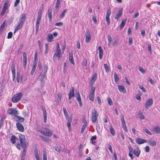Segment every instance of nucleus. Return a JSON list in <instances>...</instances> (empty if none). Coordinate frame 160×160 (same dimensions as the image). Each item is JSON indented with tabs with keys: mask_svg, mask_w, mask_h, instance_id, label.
<instances>
[{
	"mask_svg": "<svg viewBox=\"0 0 160 160\" xmlns=\"http://www.w3.org/2000/svg\"><path fill=\"white\" fill-rule=\"evenodd\" d=\"M22 96V94L21 92L17 93L12 96L11 101L13 102H17L21 99Z\"/></svg>",
	"mask_w": 160,
	"mask_h": 160,
	"instance_id": "1",
	"label": "nucleus"
},
{
	"mask_svg": "<svg viewBox=\"0 0 160 160\" xmlns=\"http://www.w3.org/2000/svg\"><path fill=\"white\" fill-rule=\"evenodd\" d=\"M98 114L95 109H93L92 111V121L93 123L96 122L97 120Z\"/></svg>",
	"mask_w": 160,
	"mask_h": 160,
	"instance_id": "2",
	"label": "nucleus"
},
{
	"mask_svg": "<svg viewBox=\"0 0 160 160\" xmlns=\"http://www.w3.org/2000/svg\"><path fill=\"white\" fill-rule=\"evenodd\" d=\"M20 141V144L21 147H23L26 146V138L25 135L21 134H20L18 135Z\"/></svg>",
	"mask_w": 160,
	"mask_h": 160,
	"instance_id": "3",
	"label": "nucleus"
},
{
	"mask_svg": "<svg viewBox=\"0 0 160 160\" xmlns=\"http://www.w3.org/2000/svg\"><path fill=\"white\" fill-rule=\"evenodd\" d=\"M40 132L45 136H51L52 134V131L47 128H44L43 130L40 131Z\"/></svg>",
	"mask_w": 160,
	"mask_h": 160,
	"instance_id": "4",
	"label": "nucleus"
},
{
	"mask_svg": "<svg viewBox=\"0 0 160 160\" xmlns=\"http://www.w3.org/2000/svg\"><path fill=\"white\" fill-rule=\"evenodd\" d=\"M7 113L11 115H13L14 117L19 114L18 111L16 109L11 108L8 109Z\"/></svg>",
	"mask_w": 160,
	"mask_h": 160,
	"instance_id": "5",
	"label": "nucleus"
},
{
	"mask_svg": "<svg viewBox=\"0 0 160 160\" xmlns=\"http://www.w3.org/2000/svg\"><path fill=\"white\" fill-rule=\"evenodd\" d=\"M153 100L152 98L149 99L146 102L145 106V108L146 109L150 107L152 105Z\"/></svg>",
	"mask_w": 160,
	"mask_h": 160,
	"instance_id": "6",
	"label": "nucleus"
},
{
	"mask_svg": "<svg viewBox=\"0 0 160 160\" xmlns=\"http://www.w3.org/2000/svg\"><path fill=\"white\" fill-rule=\"evenodd\" d=\"M11 68L12 73V80L14 81L16 77V69L15 68V65L14 64H12L11 66Z\"/></svg>",
	"mask_w": 160,
	"mask_h": 160,
	"instance_id": "7",
	"label": "nucleus"
},
{
	"mask_svg": "<svg viewBox=\"0 0 160 160\" xmlns=\"http://www.w3.org/2000/svg\"><path fill=\"white\" fill-rule=\"evenodd\" d=\"M86 38L85 41L87 43L89 42L90 41L91 39V34L89 31L87 30L85 34Z\"/></svg>",
	"mask_w": 160,
	"mask_h": 160,
	"instance_id": "8",
	"label": "nucleus"
},
{
	"mask_svg": "<svg viewBox=\"0 0 160 160\" xmlns=\"http://www.w3.org/2000/svg\"><path fill=\"white\" fill-rule=\"evenodd\" d=\"M22 148H23V150L22 153L21 159L24 160L27 150V146H25Z\"/></svg>",
	"mask_w": 160,
	"mask_h": 160,
	"instance_id": "9",
	"label": "nucleus"
},
{
	"mask_svg": "<svg viewBox=\"0 0 160 160\" xmlns=\"http://www.w3.org/2000/svg\"><path fill=\"white\" fill-rule=\"evenodd\" d=\"M42 109L43 113L44 122L45 123H46L47 120V112L45 108L44 107H42Z\"/></svg>",
	"mask_w": 160,
	"mask_h": 160,
	"instance_id": "10",
	"label": "nucleus"
},
{
	"mask_svg": "<svg viewBox=\"0 0 160 160\" xmlns=\"http://www.w3.org/2000/svg\"><path fill=\"white\" fill-rule=\"evenodd\" d=\"M16 126L19 131L21 132H23L24 131V129L23 126L21 123L19 122H17L16 123Z\"/></svg>",
	"mask_w": 160,
	"mask_h": 160,
	"instance_id": "11",
	"label": "nucleus"
},
{
	"mask_svg": "<svg viewBox=\"0 0 160 160\" xmlns=\"http://www.w3.org/2000/svg\"><path fill=\"white\" fill-rule=\"evenodd\" d=\"M135 141L137 143L139 144L147 142L146 140L138 138L135 139Z\"/></svg>",
	"mask_w": 160,
	"mask_h": 160,
	"instance_id": "12",
	"label": "nucleus"
},
{
	"mask_svg": "<svg viewBox=\"0 0 160 160\" xmlns=\"http://www.w3.org/2000/svg\"><path fill=\"white\" fill-rule=\"evenodd\" d=\"M26 15L23 13L21 15L19 19V22L23 24L26 19Z\"/></svg>",
	"mask_w": 160,
	"mask_h": 160,
	"instance_id": "13",
	"label": "nucleus"
},
{
	"mask_svg": "<svg viewBox=\"0 0 160 160\" xmlns=\"http://www.w3.org/2000/svg\"><path fill=\"white\" fill-rule=\"evenodd\" d=\"M56 56H58V59L59 60L62 56L61 52H57L54 54L53 56V60L54 62H55L56 60H57V58H55Z\"/></svg>",
	"mask_w": 160,
	"mask_h": 160,
	"instance_id": "14",
	"label": "nucleus"
},
{
	"mask_svg": "<svg viewBox=\"0 0 160 160\" xmlns=\"http://www.w3.org/2000/svg\"><path fill=\"white\" fill-rule=\"evenodd\" d=\"M97 77V74L96 72H95L93 74L91 80V83L92 85L95 81L96 80Z\"/></svg>",
	"mask_w": 160,
	"mask_h": 160,
	"instance_id": "15",
	"label": "nucleus"
},
{
	"mask_svg": "<svg viewBox=\"0 0 160 160\" xmlns=\"http://www.w3.org/2000/svg\"><path fill=\"white\" fill-rule=\"evenodd\" d=\"M122 9H120L118 12L116 13V16H115V18L117 20H118V19L120 18L122 16Z\"/></svg>",
	"mask_w": 160,
	"mask_h": 160,
	"instance_id": "16",
	"label": "nucleus"
},
{
	"mask_svg": "<svg viewBox=\"0 0 160 160\" xmlns=\"http://www.w3.org/2000/svg\"><path fill=\"white\" fill-rule=\"evenodd\" d=\"M76 97L77 101H78L79 103V106L80 107L82 106V103L81 101V99L79 92L78 91L76 95Z\"/></svg>",
	"mask_w": 160,
	"mask_h": 160,
	"instance_id": "17",
	"label": "nucleus"
},
{
	"mask_svg": "<svg viewBox=\"0 0 160 160\" xmlns=\"http://www.w3.org/2000/svg\"><path fill=\"white\" fill-rule=\"evenodd\" d=\"M99 51V57L100 59L102 58L103 55V51L101 46H99L98 48Z\"/></svg>",
	"mask_w": 160,
	"mask_h": 160,
	"instance_id": "18",
	"label": "nucleus"
},
{
	"mask_svg": "<svg viewBox=\"0 0 160 160\" xmlns=\"http://www.w3.org/2000/svg\"><path fill=\"white\" fill-rule=\"evenodd\" d=\"M14 118L16 121L18 122H23L24 121V119L23 118L18 115L15 116V117H14Z\"/></svg>",
	"mask_w": 160,
	"mask_h": 160,
	"instance_id": "19",
	"label": "nucleus"
},
{
	"mask_svg": "<svg viewBox=\"0 0 160 160\" xmlns=\"http://www.w3.org/2000/svg\"><path fill=\"white\" fill-rule=\"evenodd\" d=\"M52 10L51 8H49L48 10V16L49 18V21L51 22L52 19Z\"/></svg>",
	"mask_w": 160,
	"mask_h": 160,
	"instance_id": "20",
	"label": "nucleus"
},
{
	"mask_svg": "<svg viewBox=\"0 0 160 160\" xmlns=\"http://www.w3.org/2000/svg\"><path fill=\"white\" fill-rule=\"evenodd\" d=\"M41 18H37L36 22V31L37 33L39 30V28L40 24V21Z\"/></svg>",
	"mask_w": 160,
	"mask_h": 160,
	"instance_id": "21",
	"label": "nucleus"
},
{
	"mask_svg": "<svg viewBox=\"0 0 160 160\" xmlns=\"http://www.w3.org/2000/svg\"><path fill=\"white\" fill-rule=\"evenodd\" d=\"M118 90L120 92L123 93L126 92V90L125 87L122 85H119L118 86Z\"/></svg>",
	"mask_w": 160,
	"mask_h": 160,
	"instance_id": "22",
	"label": "nucleus"
},
{
	"mask_svg": "<svg viewBox=\"0 0 160 160\" xmlns=\"http://www.w3.org/2000/svg\"><path fill=\"white\" fill-rule=\"evenodd\" d=\"M69 60L70 62L74 65L75 64L73 59V53L72 52L69 53Z\"/></svg>",
	"mask_w": 160,
	"mask_h": 160,
	"instance_id": "23",
	"label": "nucleus"
},
{
	"mask_svg": "<svg viewBox=\"0 0 160 160\" xmlns=\"http://www.w3.org/2000/svg\"><path fill=\"white\" fill-rule=\"evenodd\" d=\"M23 24L19 22L18 24L17 25L14 32V34L15 32L17 31L18 30L20 29L22 26Z\"/></svg>",
	"mask_w": 160,
	"mask_h": 160,
	"instance_id": "24",
	"label": "nucleus"
},
{
	"mask_svg": "<svg viewBox=\"0 0 160 160\" xmlns=\"http://www.w3.org/2000/svg\"><path fill=\"white\" fill-rule=\"evenodd\" d=\"M127 19H125L122 21L120 26V29L121 30L123 28L127 21Z\"/></svg>",
	"mask_w": 160,
	"mask_h": 160,
	"instance_id": "25",
	"label": "nucleus"
},
{
	"mask_svg": "<svg viewBox=\"0 0 160 160\" xmlns=\"http://www.w3.org/2000/svg\"><path fill=\"white\" fill-rule=\"evenodd\" d=\"M140 152V150L138 148H137L133 150V153L136 155L137 157H138L139 156Z\"/></svg>",
	"mask_w": 160,
	"mask_h": 160,
	"instance_id": "26",
	"label": "nucleus"
},
{
	"mask_svg": "<svg viewBox=\"0 0 160 160\" xmlns=\"http://www.w3.org/2000/svg\"><path fill=\"white\" fill-rule=\"evenodd\" d=\"M157 133H160V128L158 126H156L152 129Z\"/></svg>",
	"mask_w": 160,
	"mask_h": 160,
	"instance_id": "27",
	"label": "nucleus"
},
{
	"mask_svg": "<svg viewBox=\"0 0 160 160\" xmlns=\"http://www.w3.org/2000/svg\"><path fill=\"white\" fill-rule=\"evenodd\" d=\"M18 140V138H17L15 136L13 135L12 136L11 138L10 139V141L13 144L15 143L16 141V140Z\"/></svg>",
	"mask_w": 160,
	"mask_h": 160,
	"instance_id": "28",
	"label": "nucleus"
},
{
	"mask_svg": "<svg viewBox=\"0 0 160 160\" xmlns=\"http://www.w3.org/2000/svg\"><path fill=\"white\" fill-rule=\"evenodd\" d=\"M147 142L152 146H154L156 144V142L152 139L148 140Z\"/></svg>",
	"mask_w": 160,
	"mask_h": 160,
	"instance_id": "29",
	"label": "nucleus"
},
{
	"mask_svg": "<svg viewBox=\"0 0 160 160\" xmlns=\"http://www.w3.org/2000/svg\"><path fill=\"white\" fill-rule=\"evenodd\" d=\"M109 130L110 131V133H111V134L112 136H114L115 134V131L114 129L112 127V126L111 125L109 127Z\"/></svg>",
	"mask_w": 160,
	"mask_h": 160,
	"instance_id": "30",
	"label": "nucleus"
},
{
	"mask_svg": "<svg viewBox=\"0 0 160 160\" xmlns=\"http://www.w3.org/2000/svg\"><path fill=\"white\" fill-rule=\"evenodd\" d=\"M48 70V67L46 66L45 65L44 66V68L43 69L42 71L43 72L41 74H42L43 76L45 77L46 72Z\"/></svg>",
	"mask_w": 160,
	"mask_h": 160,
	"instance_id": "31",
	"label": "nucleus"
},
{
	"mask_svg": "<svg viewBox=\"0 0 160 160\" xmlns=\"http://www.w3.org/2000/svg\"><path fill=\"white\" fill-rule=\"evenodd\" d=\"M138 117L140 119H142L144 118V117L142 113L141 112H139L138 113Z\"/></svg>",
	"mask_w": 160,
	"mask_h": 160,
	"instance_id": "32",
	"label": "nucleus"
},
{
	"mask_svg": "<svg viewBox=\"0 0 160 160\" xmlns=\"http://www.w3.org/2000/svg\"><path fill=\"white\" fill-rule=\"evenodd\" d=\"M17 82L18 83H19L20 82V81L21 82L22 80V77L20 76V74L18 73H17Z\"/></svg>",
	"mask_w": 160,
	"mask_h": 160,
	"instance_id": "33",
	"label": "nucleus"
},
{
	"mask_svg": "<svg viewBox=\"0 0 160 160\" xmlns=\"http://www.w3.org/2000/svg\"><path fill=\"white\" fill-rule=\"evenodd\" d=\"M114 77L115 81L116 82H118L119 80V78L118 74L116 73L115 72H114Z\"/></svg>",
	"mask_w": 160,
	"mask_h": 160,
	"instance_id": "34",
	"label": "nucleus"
},
{
	"mask_svg": "<svg viewBox=\"0 0 160 160\" xmlns=\"http://www.w3.org/2000/svg\"><path fill=\"white\" fill-rule=\"evenodd\" d=\"M55 150L58 152H63L64 150V149L61 146L60 147L58 146L55 148Z\"/></svg>",
	"mask_w": 160,
	"mask_h": 160,
	"instance_id": "35",
	"label": "nucleus"
},
{
	"mask_svg": "<svg viewBox=\"0 0 160 160\" xmlns=\"http://www.w3.org/2000/svg\"><path fill=\"white\" fill-rule=\"evenodd\" d=\"M94 94L90 93L89 95V98L92 101H93L94 99Z\"/></svg>",
	"mask_w": 160,
	"mask_h": 160,
	"instance_id": "36",
	"label": "nucleus"
},
{
	"mask_svg": "<svg viewBox=\"0 0 160 160\" xmlns=\"http://www.w3.org/2000/svg\"><path fill=\"white\" fill-rule=\"evenodd\" d=\"M43 160H47V152L46 150H44L43 151Z\"/></svg>",
	"mask_w": 160,
	"mask_h": 160,
	"instance_id": "37",
	"label": "nucleus"
},
{
	"mask_svg": "<svg viewBox=\"0 0 160 160\" xmlns=\"http://www.w3.org/2000/svg\"><path fill=\"white\" fill-rule=\"evenodd\" d=\"M63 110L64 112V115L65 116V117L66 118H68V114L66 110V109L65 108H63Z\"/></svg>",
	"mask_w": 160,
	"mask_h": 160,
	"instance_id": "38",
	"label": "nucleus"
},
{
	"mask_svg": "<svg viewBox=\"0 0 160 160\" xmlns=\"http://www.w3.org/2000/svg\"><path fill=\"white\" fill-rule=\"evenodd\" d=\"M41 138L43 140L47 142H49L50 141V140L46 137L41 136Z\"/></svg>",
	"mask_w": 160,
	"mask_h": 160,
	"instance_id": "39",
	"label": "nucleus"
},
{
	"mask_svg": "<svg viewBox=\"0 0 160 160\" xmlns=\"http://www.w3.org/2000/svg\"><path fill=\"white\" fill-rule=\"evenodd\" d=\"M9 3V2L8 0H6L4 3V6L3 8L8 9V7Z\"/></svg>",
	"mask_w": 160,
	"mask_h": 160,
	"instance_id": "40",
	"label": "nucleus"
},
{
	"mask_svg": "<svg viewBox=\"0 0 160 160\" xmlns=\"http://www.w3.org/2000/svg\"><path fill=\"white\" fill-rule=\"evenodd\" d=\"M53 38V36L52 34L48 35V42H51V40Z\"/></svg>",
	"mask_w": 160,
	"mask_h": 160,
	"instance_id": "41",
	"label": "nucleus"
},
{
	"mask_svg": "<svg viewBox=\"0 0 160 160\" xmlns=\"http://www.w3.org/2000/svg\"><path fill=\"white\" fill-rule=\"evenodd\" d=\"M45 76H43L42 74H40L39 77V80L41 81L42 83L43 81V79L44 78Z\"/></svg>",
	"mask_w": 160,
	"mask_h": 160,
	"instance_id": "42",
	"label": "nucleus"
},
{
	"mask_svg": "<svg viewBox=\"0 0 160 160\" xmlns=\"http://www.w3.org/2000/svg\"><path fill=\"white\" fill-rule=\"evenodd\" d=\"M74 96V93L72 92L71 90L69 92V94L68 99L70 100L72 97Z\"/></svg>",
	"mask_w": 160,
	"mask_h": 160,
	"instance_id": "43",
	"label": "nucleus"
},
{
	"mask_svg": "<svg viewBox=\"0 0 160 160\" xmlns=\"http://www.w3.org/2000/svg\"><path fill=\"white\" fill-rule=\"evenodd\" d=\"M107 101L108 103L110 106H111L112 104V100L109 97H108L107 98Z\"/></svg>",
	"mask_w": 160,
	"mask_h": 160,
	"instance_id": "44",
	"label": "nucleus"
},
{
	"mask_svg": "<svg viewBox=\"0 0 160 160\" xmlns=\"http://www.w3.org/2000/svg\"><path fill=\"white\" fill-rule=\"evenodd\" d=\"M67 9H65L63 11V12L60 15V18H63L65 15L66 12L67 11Z\"/></svg>",
	"mask_w": 160,
	"mask_h": 160,
	"instance_id": "45",
	"label": "nucleus"
},
{
	"mask_svg": "<svg viewBox=\"0 0 160 160\" xmlns=\"http://www.w3.org/2000/svg\"><path fill=\"white\" fill-rule=\"evenodd\" d=\"M143 131L145 132L147 134L151 135H152V134L151 132L146 128L144 127L143 128Z\"/></svg>",
	"mask_w": 160,
	"mask_h": 160,
	"instance_id": "46",
	"label": "nucleus"
},
{
	"mask_svg": "<svg viewBox=\"0 0 160 160\" xmlns=\"http://www.w3.org/2000/svg\"><path fill=\"white\" fill-rule=\"evenodd\" d=\"M60 3V0H57V2L56 3L55 8L56 9H58V7L59 6Z\"/></svg>",
	"mask_w": 160,
	"mask_h": 160,
	"instance_id": "47",
	"label": "nucleus"
},
{
	"mask_svg": "<svg viewBox=\"0 0 160 160\" xmlns=\"http://www.w3.org/2000/svg\"><path fill=\"white\" fill-rule=\"evenodd\" d=\"M141 93H138L136 95V98L137 99V100H138L139 101L141 100Z\"/></svg>",
	"mask_w": 160,
	"mask_h": 160,
	"instance_id": "48",
	"label": "nucleus"
},
{
	"mask_svg": "<svg viewBox=\"0 0 160 160\" xmlns=\"http://www.w3.org/2000/svg\"><path fill=\"white\" fill-rule=\"evenodd\" d=\"M87 124H84L82 126L81 129V133H82L83 132L84 130L86 128Z\"/></svg>",
	"mask_w": 160,
	"mask_h": 160,
	"instance_id": "49",
	"label": "nucleus"
},
{
	"mask_svg": "<svg viewBox=\"0 0 160 160\" xmlns=\"http://www.w3.org/2000/svg\"><path fill=\"white\" fill-rule=\"evenodd\" d=\"M34 156L38 155V148L37 147H35L34 150Z\"/></svg>",
	"mask_w": 160,
	"mask_h": 160,
	"instance_id": "50",
	"label": "nucleus"
},
{
	"mask_svg": "<svg viewBox=\"0 0 160 160\" xmlns=\"http://www.w3.org/2000/svg\"><path fill=\"white\" fill-rule=\"evenodd\" d=\"M37 65V63L36 61H34L33 62V67H32V69L33 70L34 69L35 70Z\"/></svg>",
	"mask_w": 160,
	"mask_h": 160,
	"instance_id": "51",
	"label": "nucleus"
},
{
	"mask_svg": "<svg viewBox=\"0 0 160 160\" xmlns=\"http://www.w3.org/2000/svg\"><path fill=\"white\" fill-rule=\"evenodd\" d=\"M57 52H61V50L60 49L59 44L58 43L57 44V48H56Z\"/></svg>",
	"mask_w": 160,
	"mask_h": 160,
	"instance_id": "52",
	"label": "nucleus"
},
{
	"mask_svg": "<svg viewBox=\"0 0 160 160\" xmlns=\"http://www.w3.org/2000/svg\"><path fill=\"white\" fill-rule=\"evenodd\" d=\"M7 9L3 8L2 10V11L1 13V15L3 16V15H4Z\"/></svg>",
	"mask_w": 160,
	"mask_h": 160,
	"instance_id": "53",
	"label": "nucleus"
},
{
	"mask_svg": "<svg viewBox=\"0 0 160 160\" xmlns=\"http://www.w3.org/2000/svg\"><path fill=\"white\" fill-rule=\"evenodd\" d=\"M72 119V116H71L69 118L68 117V118H67L68 120L67 123H71Z\"/></svg>",
	"mask_w": 160,
	"mask_h": 160,
	"instance_id": "54",
	"label": "nucleus"
},
{
	"mask_svg": "<svg viewBox=\"0 0 160 160\" xmlns=\"http://www.w3.org/2000/svg\"><path fill=\"white\" fill-rule=\"evenodd\" d=\"M104 66L105 69L106 71L107 72H108L109 71V68L106 64H104Z\"/></svg>",
	"mask_w": 160,
	"mask_h": 160,
	"instance_id": "55",
	"label": "nucleus"
},
{
	"mask_svg": "<svg viewBox=\"0 0 160 160\" xmlns=\"http://www.w3.org/2000/svg\"><path fill=\"white\" fill-rule=\"evenodd\" d=\"M122 127L123 128V129L125 130V132H127L128 131V129L125 123L124 124H122Z\"/></svg>",
	"mask_w": 160,
	"mask_h": 160,
	"instance_id": "56",
	"label": "nucleus"
},
{
	"mask_svg": "<svg viewBox=\"0 0 160 160\" xmlns=\"http://www.w3.org/2000/svg\"><path fill=\"white\" fill-rule=\"evenodd\" d=\"M138 87L139 88L141 89L142 92H146V90H145V89L143 86H141L140 85H138Z\"/></svg>",
	"mask_w": 160,
	"mask_h": 160,
	"instance_id": "57",
	"label": "nucleus"
},
{
	"mask_svg": "<svg viewBox=\"0 0 160 160\" xmlns=\"http://www.w3.org/2000/svg\"><path fill=\"white\" fill-rule=\"evenodd\" d=\"M111 13V10L110 9H108L107 11L106 16L110 17Z\"/></svg>",
	"mask_w": 160,
	"mask_h": 160,
	"instance_id": "58",
	"label": "nucleus"
},
{
	"mask_svg": "<svg viewBox=\"0 0 160 160\" xmlns=\"http://www.w3.org/2000/svg\"><path fill=\"white\" fill-rule=\"evenodd\" d=\"M106 20L108 25H109L110 23V20L109 19V17L106 16Z\"/></svg>",
	"mask_w": 160,
	"mask_h": 160,
	"instance_id": "59",
	"label": "nucleus"
},
{
	"mask_svg": "<svg viewBox=\"0 0 160 160\" xmlns=\"http://www.w3.org/2000/svg\"><path fill=\"white\" fill-rule=\"evenodd\" d=\"M23 45L22 44L21 45L20 47L18 48V53L21 52V51L22 48H23Z\"/></svg>",
	"mask_w": 160,
	"mask_h": 160,
	"instance_id": "60",
	"label": "nucleus"
},
{
	"mask_svg": "<svg viewBox=\"0 0 160 160\" xmlns=\"http://www.w3.org/2000/svg\"><path fill=\"white\" fill-rule=\"evenodd\" d=\"M118 43V41L117 40H114L113 42L112 45L114 46H117Z\"/></svg>",
	"mask_w": 160,
	"mask_h": 160,
	"instance_id": "61",
	"label": "nucleus"
},
{
	"mask_svg": "<svg viewBox=\"0 0 160 160\" xmlns=\"http://www.w3.org/2000/svg\"><path fill=\"white\" fill-rule=\"evenodd\" d=\"M138 69L139 70V71L142 73H145V71L142 67H139Z\"/></svg>",
	"mask_w": 160,
	"mask_h": 160,
	"instance_id": "62",
	"label": "nucleus"
},
{
	"mask_svg": "<svg viewBox=\"0 0 160 160\" xmlns=\"http://www.w3.org/2000/svg\"><path fill=\"white\" fill-rule=\"evenodd\" d=\"M12 32H8V35L7 37V38L8 39H10L12 37Z\"/></svg>",
	"mask_w": 160,
	"mask_h": 160,
	"instance_id": "63",
	"label": "nucleus"
},
{
	"mask_svg": "<svg viewBox=\"0 0 160 160\" xmlns=\"http://www.w3.org/2000/svg\"><path fill=\"white\" fill-rule=\"evenodd\" d=\"M83 65L85 66H86L87 64V59H84L83 62Z\"/></svg>",
	"mask_w": 160,
	"mask_h": 160,
	"instance_id": "64",
	"label": "nucleus"
}]
</instances>
